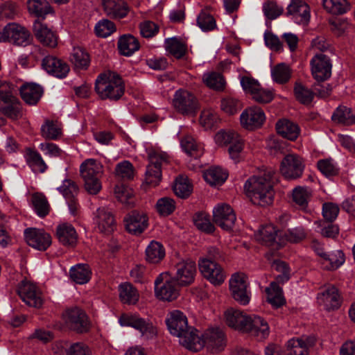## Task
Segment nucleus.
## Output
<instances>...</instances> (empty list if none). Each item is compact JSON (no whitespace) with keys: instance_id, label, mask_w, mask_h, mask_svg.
<instances>
[{"instance_id":"nucleus-1","label":"nucleus","mask_w":355,"mask_h":355,"mask_svg":"<svg viewBox=\"0 0 355 355\" xmlns=\"http://www.w3.org/2000/svg\"><path fill=\"white\" fill-rule=\"evenodd\" d=\"M166 323L170 333L179 338V343L187 349L198 352L202 343L198 330L188 325L186 315L178 310L170 312L166 319Z\"/></svg>"},{"instance_id":"nucleus-2","label":"nucleus","mask_w":355,"mask_h":355,"mask_svg":"<svg viewBox=\"0 0 355 355\" xmlns=\"http://www.w3.org/2000/svg\"><path fill=\"white\" fill-rule=\"evenodd\" d=\"M275 175V171L270 169L265 171L263 175H254L246 181L244 188L253 204L264 207L272 203Z\"/></svg>"},{"instance_id":"nucleus-3","label":"nucleus","mask_w":355,"mask_h":355,"mask_svg":"<svg viewBox=\"0 0 355 355\" xmlns=\"http://www.w3.org/2000/svg\"><path fill=\"white\" fill-rule=\"evenodd\" d=\"M95 91L101 99L118 100L124 93V85L118 74L108 71L97 77Z\"/></svg>"},{"instance_id":"nucleus-4","label":"nucleus","mask_w":355,"mask_h":355,"mask_svg":"<svg viewBox=\"0 0 355 355\" xmlns=\"http://www.w3.org/2000/svg\"><path fill=\"white\" fill-rule=\"evenodd\" d=\"M81 177L85 182L86 191L92 194H97L101 189L100 177L103 173V165L94 159H87L80 166Z\"/></svg>"},{"instance_id":"nucleus-5","label":"nucleus","mask_w":355,"mask_h":355,"mask_svg":"<svg viewBox=\"0 0 355 355\" xmlns=\"http://www.w3.org/2000/svg\"><path fill=\"white\" fill-rule=\"evenodd\" d=\"M148 159L149 164L145 173V183L155 187L162 180V167L169 164V156L165 152L151 149L148 151Z\"/></svg>"},{"instance_id":"nucleus-6","label":"nucleus","mask_w":355,"mask_h":355,"mask_svg":"<svg viewBox=\"0 0 355 355\" xmlns=\"http://www.w3.org/2000/svg\"><path fill=\"white\" fill-rule=\"evenodd\" d=\"M178 286H180L169 272H162L155 281V296L162 301L175 300L179 295Z\"/></svg>"},{"instance_id":"nucleus-7","label":"nucleus","mask_w":355,"mask_h":355,"mask_svg":"<svg viewBox=\"0 0 355 355\" xmlns=\"http://www.w3.org/2000/svg\"><path fill=\"white\" fill-rule=\"evenodd\" d=\"M173 105L178 112L184 116H193L200 109L197 98L191 92L184 89L175 92Z\"/></svg>"},{"instance_id":"nucleus-8","label":"nucleus","mask_w":355,"mask_h":355,"mask_svg":"<svg viewBox=\"0 0 355 355\" xmlns=\"http://www.w3.org/2000/svg\"><path fill=\"white\" fill-rule=\"evenodd\" d=\"M62 320L67 328L77 333H85L90 329V322L87 314L78 307L64 311L62 313Z\"/></svg>"},{"instance_id":"nucleus-9","label":"nucleus","mask_w":355,"mask_h":355,"mask_svg":"<svg viewBox=\"0 0 355 355\" xmlns=\"http://www.w3.org/2000/svg\"><path fill=\"white\" fill-rule=\"evenodd\" d=\"M304 169V160L297 154H288L281 162L280 172L288 180H295L302 176Z\"/></svg>"},{"instance_id":"nucleus-10","label":"nucleus","mask_w":355,"mask_h":355,"mask_svg":"<svg viewBox=\"0 0 355 355\" xmlns=\"http://www.w3.org/2000/svg\"><path fill=\"white\" fill-rule=\"evenodd\" d=\"M17 293L22 301L29 306L40 308L43 304L40 290L35 284L30 282L21 281L19 284Z\"/></svg>"},{"instance_id":"nucleus-11","label":"nucleus","mask_w":355,"mask_h":355,"mask_svg":"<svg viewBox=\"0 0 355 355\" xmlns=\"http://www.w3.org/2000/svg\"><path fill=\"white\" fill-rule=\"evenodd\" d=\"M198 266L203 277L212 284L218 286L224 282L225 273L222 267L216 261L211 259H202L199 261Z\"/></svg>"},{"instance_id":"nucleus-12","label":"nucleus","mask_w":355,"mask_h":355,"mask_svg":"<svg viewBox=\"0 0 355 355\" xmlns=\"http://www.w3.org/2000/svg\"><path fill=\"white\" fill-rule=\"evenodd\" d=\"M175 275L173 277L180 286L191 284L197 272L195 261L191 259L182 260L175 265Z\"/></svg>"},{"instance_id":"nucleus-13","label":"nucleus","mask_w":355,"mask_h":355,"mask_svg":"<svg viewBox=\"0 0 355 355\" xmlns=\"http://www.w3.org/2000/svg\"><path fill=\"white\" fill-rule=\"evenodd\" d=\"M236 220L233 209L227 204L218 205L213 211V221L225 231H232Z\"/></svg>"},{"instance_id":"nucleus-14","label":"nucleus","mask_w":355,"mask_h":355,"mask_svg":"<svg viewBox=\"0 0 355 355\" xmlns=\"http://www.w3.org/2000/svg\"><path fill=\"white\" fill-rule=\"evenodd\" d=\"M248 285L243 275L234 274L230 280V289L232 297L238 303L246 305L250 300V293L248 291Z\"/></svg>"},{"instance_id":"nucleus-15","label":"nucleus","mask_w":355,"mask_h":355,"mask_svg":"<svg viewBox=\"0 0 355 355\" xmlns=\"http://www.w3.org/2000/svg\"><path fill=\"white\" fill-rule=\"evenodd\" d=\"M282 233L278 234V230L271 224L266 225L256 234V239L262 244L277 250L284 246V241L282 240Z\"/></svg>"},{"instance_id":"nucleus-16","label":"nucleus","mask_w":355,"mask_h":355,"mask_svg":"<svg viewBox=\"0 0 355 355\" xmlns=\"http://www.w3.org/2000/svg\"><path fill=\"white\" fill-rule=\"evenodd\" d=\"M199 338L202 343L201 349L207 345L213 353L222 351L226 345L225 334L219 328L207 329L204 334H199Z\"/></svg>"},{"instance_id":"nucleus-17","label":"nucleus","mask_w":355,"mask_h":355,"mask_svg":"<svg viewBox=\"0 0 355 355\" xmlns=\"http://www.w3.org/2000/svg\"><path fill=\"white\" fill-rule=\"evenodd\" d=\"M311 73L318 82H324L331 75V63L328 56L323 53L315 55L311 60Z\"/></svg>"},{"instance_id":"nucleus-18","label":"nucleus","mask_w":355,"mask_h":355,"mask_svg":"<svg viewBox=\"0 0 355 355\" xmlns=\"http://www.w3.org/2000/svg\"><path fill=\"white\" fill-rule=\"evenodd\" d=\"M266 120L263 110L257 106L246 108L240 116L241 125L248 130L260 128Z\"/></svg>"},{"instance_id":"nucleus-19","label":"nucleus","mask_w":355,"mask_h":355,"mask_svg":"<svg viewBox=\"0 0 355 355\" xmlns=\"http://www.w3.org/2000/svg\"><path fill=\"white\" fill-rule=\"evenodd\" d=\"M24 236L28 245L39 250H46L51 244L50 234L41 229L28 228Z\"/></svg>"},{"instance_id":"nucleus-20","label":"nucleus","mask_w":355,"mask_h":355,"mask_svg":"<svg viewBox=\"0 0 355 355\" xmlns=\"http://www.w3.org/2000/svg\"><path fill=\"white\" fill-rule=\"evenodd\" d=\"M33 32L36 39L43 45L49 48H55L58 42V35L48 26L39 20L33 24Z\"/></svg>"},{"instance_id":"nucleus-21","label":"nucleus","mask_w":355,"mask_h":355,"mask_svg":"<svg viewBox=\"0 0 355 355\" xmlns=\"http://www.w3.org/2000/svg\"><path fill=\"white\" fill-rule=\"evenodd\" d=\"M318 300L327 311L338 309L342 302L338 290L333 285L328 286L318 295Z\"/></svg>"},{"instance_id":"nucleus-22","label":"nucleus","mask_w":355,"mask_h":355,"mask_svg":"<svg viewBox=\"0 0 355 355\" xmlns=\"http://www.w3.org/2000/svg\"><path fill=\"white\" fill-rule=\"evenodd\" d=\"M315 341L313 336L292 338L286 345L288 355H309V349L315 345Z\"/></svg>"},{"instance_id":"nucleus-23","label":"nucleus","mask_w":355,"mask_h":355,"mask_svg":"<svg viewBox=\"0 0 355 355\" xmlns=\"http://www.w3.org/2000/svg\"><path fill=\"white\" fill-rule=\"evenodd\" d=\"M42 65L47 73L60 78L65 77L69 71V67L66 62L52 55L44 58Z\"/></svg>"},{"instance_id":"nucleus-24","label":"nucleus","mask_w":355,"mask_h":355,"mask_svg":"<svg viewBox=\"0 0 355 355\" xmlns=\"http://www.w3.org/2000/svg\"><path fill=\"white\" fill-rule=\"evenodd\" d=\"M7 41L19 46H26L29 43L30 33L24 27L12 23L5 26Z\"/></svg>"},{"instance_id":"nucleus-25","label":"nucleus","mask_w":355,"mask_h":355,"mask_svg":"<svg viewBox=\"0 0 355 355\" xmlns=\"http://www.w3.org/2000/svg\"><path fill=\"white\" fill-rule=\"evenodd\" d=\"M247 328L244 333L259 339H264L269 335V326L268 322L261 317L257 315H250Z\"/></svg>"},{"instance_id":"nucleus-26","label":"nucleus","mask_w":355,"mask_h":355,"mask_svg":"<svg viewBox=\"0 0 355 355\" xmlns=\"http://www.w3.org/2000/svg\"><path fill=\"white\" fill-rule=\"evenodd\" d=\"M286 15L292 16L298 24H304L310 19L309 7L302 0H291L287 7Z\"/></svg>"},{"instance_id":"nucleus-27","label":"nucleus","mask_w":355,"mask_h":355,"mask_svg":"<svg viewBox=\"0 0 355 355\" xmlns=\"http://www.w3.org/2000/svg\"><path fill=\"white\" fill-rule=\"evenodd\" d=\"M225 317L226 324L230 327L243 333L245 332L250 315H247L241 311L232 308L225 311Z\"/></svg>"},{"instance_id":"nucleus-28","label":"nucleus","mask_w":355,"mask_h":355,"mask_svg":"<svg viewBox=\"0 0 355 355\" xmlns=\"http://www.w3.org/2000/svg\"><path fill=\"white\" fill-rule=\"evenodd\" d=\"M95 221L101 232L110 234L115 229L114 217L106 207H100L96 210Z\"/></svg>"},{"instance_id":"nucleus-29","label":"nucleus","mask_w":355,"mask_h":355,"mask_svg":"<svg viewBox=\"0 0 355 355\" xmlns=\"http://www.w3.org/2000/svg\"><path fill=\"white\" fill-rule=\"evenodd\" d=\"M56 236L62 245L68 247L75 246L78 240L75 228L69 223H62L57 226Z\"/></svg>"},{"instance_id":"nucleus-30","label":"nucleus","mask_w":355,"mask_h":355,"mask_svg":"<svg viewBox=\"0 0 355 355\" xmlns=\"http://www.w3.org/2000/svg\"><path fill=\"white\" fill-rule=\"evenodd\" d=\"M103 10L110 18L121 19L128 12L126 3L123 0H102Z\"/></svg>"},{"instance_id":"nucleus-31","label":"nucleus","mask_w":355,"mask_h":355,"mask_svg":"<svg viewBox=\"0 0 355 355\" xmlns=\"http://www.w3.org/2000/svg\"><path fill=\"white\" fill-rule=\"evenodd\" d=\"M24 158L27 165L35 173H44L48 166L38 151L27 148L25 149Z\"/></svg>"},{"instance_id":"nucleus-32","label":"nucleus","mask_w":355,"mask_h":355,"mask_svg":"<svg viewBox=\"0 0 355 355\" xmlns=\"http://www.w3.org/2000/svg\"><path fill=\"white\" fill-rule=\"evenodd\" d=\"M21 98L26 103L34 105H36L43 94V89L35 83H26L20 88Z\"/></svg>"},{"instance_id":"nucleus-33","label":"nucleus","mask_w":355,"mask_h":355,"mask_svg":"<svg viewBox=\"0 0 355 355\" xmlns=\"http://www.w3.org/2000/svg\"><path fill=\"white\" fill-rule=\"evenodd\" d=\"M275 127L279 135L291 141L296 140L300 132L297 123L286 119L279 120Z\"/></svg>"},{"instance_id":"nucleus-34","label":"nucleus","mask_w":355,"mask_h":355,"mask_svg":"<svg viewBox=\"0 0 355 355\" xmlns=\"http://www.w3.org/2000/svg\"><path fill=\"white\" fill-rule=\"evenodd\" d=\"M114 196L125 209H131L133 205V190L125 184H117L114 190Z\"/></svg>"},{"instance_id":"nucleus-35","label":"nucleus","mask_w":355,"mask_h":355,"mask_svg":"<svg viewBox=\"0 0 355 355\" xmlns=\"http://www.w3.org/2000/svg\"><path fill=\"white\" fill-rule=\"evenodd\" d=\"M267 301L274 308L278 309L286 303V300L283 296L282 289L278 283L272 282L270 286L266 288Z\"/></svg>"},{"instance_id":"nucleus-36","label":"nucleus","mask_w":355,"mask_h":355,"mask_svg":"<svg viewBox=\"0 0 355 355\" xmlns=\"http://www.w3.org/2000/svg\"><path fill=\"white\" fill-rule=\"evenodd\" d=\"M71 279L79 284L87 283L92 277V270L87 264L78 263L73 266L69 271Z\"/></svg>"},{"instance_id":"nucleus-37","label":"nucleus","mask_w":355,"mask_h":355,"mask_svg":"<svg viewBox=\"0 0 355 355\" xmlns=\"http://www.w3.org/2000/svg\"><path fill=\"white\" fill-rule=\"evenodd\" d=\"M164 47L169 54L177 59H181L187 52V44L175 37L166 39Z\"/></svg>"},{"instance_id":"nucleus-38","label":"nucleus","mask_w":355,"mask_h":355,"mask_svg":"<svg viewBox=\"0 0 355 355\" xmlns=\"http://www.w3.org/2000/svg\"><path fill=\"white\" fill-rule=\"evenodd\" d=\"M293 201L303 210L306 211L309 200L312 197V190L307 187H296L292 193Z\"/></svg>"},{"instance_id":"nucleus-39","label":"nucleus","mask_w":355,"mask_h":355,"mask_svg":"<svg viewBox=\"0 0 355 355\" xmlns=\"http://www.w3.org/2000/svg\"><path fill=\"white\" fill-rule=\"evenodd\" d=\"M334 122L344 125H351L355 123V112L351 108L340 105L338 107L331 116Z\"/></svg>"},{"instance_id":"nucleus-40","label":"nucleus","mask_w":355,"mask_h":355,"mask_svg":"<svg viewBox=\"0 0 355 355\" xmlns=\"http://www.w3.org/2000/svg\"><path fill=\"white\" fill-rule=\"evenodd\" d=\"M165 257L164 246L157 241H152L146 249V259L150 263H158Z\"/></svg>"},{"instance_id":"nucleus-41","label":"nucleus","mask_w":355,"mask_h":355,"mask_svg":"<svg viewBox=\"0 0 355 355\" xmlns=\"http://www.w3.org/2000/svg\"><path fill=\"white\" fill-rule=\"evenodd\" d=\"M173 189L178 197L185 199L191 194L193 185L187 176L179 175L175 180Z\"/></svg>"},{"instance_id":"nucleus-42","label":"nucleus","mask_w":355,"mask_h":355,"mask_svg":"<svg viewBox=\"0 0 355 355\" xmlns=\"http://www.w3.org/2000/svg\"><path fill=\"white\" fill-rule=\"evenodd\" d=\"M180 144L184 151L195 159L200 157L203 154L202 146L198 144L196 139L191 135L184 136L181 139Z\"/></svg>"},{"instance_id":"nucleus-43","label":"nucleus","mask_w":355,"mask_h":355,"mask_svg":"<svg viewBox=\"0 0 355 355\" xmlns=\"http://www.w3.org/2000/svg\"><path fill=\"white\" fill-rule=\"evenodd\" d=\"M71 62L77 69H86L90 62L89 55L82 47H74L71 54Z\"/></svg>"},{"instance_id":"nucleus-44","label":"nucleus","mask_w":355,"mask_h":355,"mask_svg":"<svg viewBox=\"0 0 355 355\" xmlns=\"http://www.w3.org/2000/svg\"><path fill=\"white\" fill-rule=\"evenodd\" d=\"M135 329L138 330L141 336L146 340L153 338L156 334V329L148 320H146L135 315Z\"/></svg>"},{"instance_id":"nucleus-45","label":"nucleus","mask_w":355,"mask_h":355,"mask_svg":"<svg viewBox=\"0 0 355 355\" xmlns=\"http://www.w3.org/2000/svg\"><path fill=\"white\" fill-rule=\"evenodd\" d=\"M27 7L30 13L38 17H44L52 12L49 3L46 0H28Z\"/></svg>"},{"instance_id":"nucleus-46","label":"nucleus","mask_w":355,"mask_h":355,"mask_svg":"<svg viewBox=\"0 0 355 355\" xmlns=\"http://www.w3.org/2000/svg\"><path fill=\"white\" fill-rule=\"evenodd\" d=\"M227 176V173L220 167H211L204 173L205 180L210 185L223 184Z\"/></svg>"},{"instance_id":"nucleus-47","label":"nucleus","mask_w":355,"mask_h":355,"mask_svg":"<svg viewBox=\"0 0 355 355\" xmlns=\"http://www.w3.org/2000/svg\"><path fill=\"white\" fill-rule=\"evenodd\" d=\"M323 7L333 15H343L350 9L347 0H323Z\"/></svg>"},{"instance_id":"nucleus-48","label":"nucleus","mask_w":355,"mask_h":355,"mask_svg":"<svg viewBox=\"0 0 355 355\" xmlns=\"http://www.w3.org/2000/svg\"><path fill=\"white\" fill-rule=\"evenodd\" d=\"M193 220L196 227L207 234L213 233L215 230L214 225L211 223L209 216L204 212L195 214Z\"/></svg>"},{"instance_id":"nucleus-49","label":"nucleus","mask_w":355,"mask_h":355,"mask_svg":"<svg viewBox=\"0 0 355 355\" xmlns=\"http://www.w3.org/2000/svg\"><path fill=\"white\" fill-rule=\"evenodd\" d=\"M319 228L318 232L326 238L335 239L339 234L338 225L328 220H317L315 222Z\"/></svg>"},{"instance_id":"nucleus-50","label":"nucleus","mask_w":355,"mask_h":355,"mask_svg":"<svg viewBox=\"0 0 355 355\" xmlns=\"http://www.w3.org/2000/svg\"><path fill=\"white\" fill-rule=\"evenodd\" d=\"M294 93L296 99L303 105H309L313 101L315 95L311 89L300 83H295Z\"/></svg>"},{"instance_id":"nucleus-51","label":"nucleus","mask_w":355,"mask_h":355,"mask_svg":"<svg viewBox=\"0 0 355 355\" xmlns=\"http://www.w3.org/2000/svg\"><path fill=\"white\" fill-rule=\"evenodd\" d=\"M33 205L37 214L40 217H44L49 214L50 205L45 196L42 193H35L32 197Z\"/></svg>"},{"instance_id":"nucleus-52","label":"nucleus","mask_w":355,"mask_h":355,"mask_svg":"<svg viewBox=\"0 0 355 355\" xmlns=\"http://www.w3.org/2000/svg\"><path fill=\"white\" fill-rule=\"evenodd\" d=\"M15 86L8 82L0 81V107L18 99L13 94Z\"/></svg>"},{"instance_id":"nucleus-53","label":"nucleus","mask_w":355,"mask_h":355,"mask_svg":"<svg viewBox=\"0 0 355 355\" xmlns=\"http://www.w3.org/2000/svg\"><path fill=\"white\" fill-rule=\"evenodd\" d=\"M203 80L207 87L214 90L221 91L225 88V81L220 73L211 72L205 74Z\"/></svg>"},{"instance_id":"nucleus-54","label":"nucleus","mask_w":355,"mask_h":355,"mask_svg":"<svg viewBox=\"0 0 355 355\" xmlns=\"http://www.w3.org/2000/svg\"><path fill=\"white\" fill-rule=\"evenodd\" d=\"M220 107L226 114L233 115L242 109L243 104L238 98L232 96H227L222 98Z\"/></svg>"},{"instance_id":"nucleus-55","label":"nucleus","mask_w":355,"mask_h":355,"mask_svg":"<svg viewBox=\"0 0 355 355\" xmlns=\"http://www.w3.org/2000/svg\"><path fill=\"white\" fill-rule=\"evenodd\" d=\"M216 142L220 146H230L241 138L240 135L232 130H221L215 135Z\"/></svg>"},{"instance_id":"nucleus-56","label":"nucleus","mask_w":355,"mask_h":355,"mask_svg":"<svg viewBox=\"0 0 355 355\" xmlns=\"http://www.w3.org/2000/svg\"><path fill=\"white\" fill-rule=\"evenodd\" d=\"M114 175L122 180L133 179V166L132 163L127 160L118 163L114 169Z\"/></svg>"},{"instance_id":"nucleus-57","label":"nucleus","mask_w":355,"mask_h":355,"mask_svg":"<svg viewBox=\"0 0 355 355\" xmlns=\"http://www.w3.org/2000/svg\"><path fill=\"white\" fill-rule=\"evenodd\" d=\"M272 76L276 83H285L291 78L290 68L284 63L279 64L272 69Z\"/></svg>"},{"instance_id":"nucleus-58","label":"nucleus","mask_w":355,"mask_h":355,"mask_svg":"<svg viewBox=\"0 0 355 355\" xmlns=\"http://www.w3.org/2000/svg\"><path fill=\"white\" fill-rule=\"evenodd\" d=\"M0 112L7 117L16 120L22 115L21 106L19 99L0 107Z\"/></svg>"},{"instance_id":"nucleus-59","label":"nucleus","mask_w":355,"mask_h":355,"mask_svg":"<svg viewBox=\"0 0 355 355\" xmlns=\"http://www.w3.org/2000/svg\"><path fill=\"white\" fill-rule=\"evenodd\" d=\"M306 237L304 229L302 227H297L293 229L287 230L282 234V240L284 241V245L286 241L291 243H298Z\"/></svg>"},{"instance_id":"nucleus-60","label":"nucleus","mask_w":355,"mask_h":355,"mask_svg":"<svg viewBox=\"0 0 355 355\" xmlns=\"http://www.w3.org/2000/svg\"><path fill=\"white\" fill-rule=\"evenodd\" d=\"M94 30L98 37H107L116 31V26L112 21L102 19L96 24Z\"/></svg>"},{"instance_id":"nucleus-61","label":"nucleus","mask_w":355,"mask_h":355,"mask_svg":"<svg viewBox=\"0 0 355 355\" xmlns=\"http://www.w3.org/2000/svg\"><path fill=\"white\" fill-rule=\"evenodd\" d=\"M324 261L328 262V265L325 266L327 270H336L345 262V254L341 250L328 254L323 259Z\"/></svg>"},{"instance_id":"nucleus-62","label":"nucleus","mask_w":355,"mask_h":355,"mask_svg":"<svg viewBox=\"0 0 355 355\" xmlns=\"http://www.w3.org/2000/svg\"><path fill=\"white\" fill-rule=\"evenodd\" d=\"M157 212L162 216H168L175 209V202L169 197L159 199L156 203Z\"/></svg>"},{"instance_id":"nucleus-63","label":"nucleus","mask_w":355,"mask_h":355,"mask_svg":"<svg viewBox=\"0 0 355 355\" xmlns=\"http://www.w3.org/2000/svg\"><path fill=\"white\" fill-rule=\"evenodd\" d=\"M197 24L204 31H212L216 27L214 18L206 11H201L197 18Z\"/></svg>"},{"instance_id":"nucleus-64","label":"nucleus","mask_w":355,"mask_h":355,"mask_svg":"<svg viewBox=\"0 0 355 355\" xmlns=\"http://www.w3.org/2000/svg\"><path fill=\"white\" fill-rule=\"evenodd\" d=\"M263 11L266 18L272 20L277 18L283 13L284 8L279 6L277 2L268 1L263 3Z\"/></svg>"}]
</instances>
